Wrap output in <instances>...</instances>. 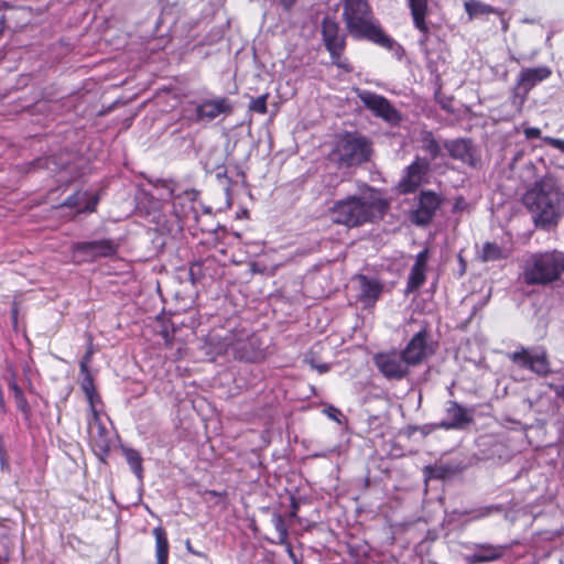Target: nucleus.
Returning <instances> with one entry per match:
<instances>
[{
	"instance_id": "nucleus-14",
	"label": "nucleus",
	"mask_w": 564,
	"mask_h": 564,
	"mask_svg": "<svg viewBox=\"0 0 564 564\" xmlns=\"http://www.w3.org/2000/svg\"><path fill=\"white\" fill-rule=\"evenodd\" d=\"M475 409L466 408L456 401L449 400L445 406V420L441 426L445 430H462L474 421Z\"/></svg>"
},
{
	"instance_id": "nucleus-15",
	"label": "nucleus",
	"mask_w": 564,
	"mask_h": 564,
	"mask_svg": "<svg viewBox=\"0 0 564 564\" xmlns=\"http://www.w3.org/2000/svg\"><path fill=\"white\" fill-rule=\"evenodd\" d=\"M322 37L329 55H337V52L345 51L346 36L340 32L338 22L329 17L322 21Z\"/></svg>"
},
{
	"instance_id": "nucleus-30",
	"label": "nucleus",
	"mask_w": 564,
	"mask_h": 564,
	"mask_svg": "<svg viewBox=\"0 0 564 564\" xmlns=\"http://www.w3.org/2000/svg\"><path fill=\"white\" fill-rule=\"evenodd\" d=\"M93 422H94V424L97 425V432H98V437H96L95 435H91L93 442L95 443V446H97L100 451L107 452L109 449V446H110V440L108 437V431L101 424L100 420H99V422H95L93 420Z\"/></svg>"
},
{
	"instance_id": "nucleus-43",
	"label": "nucleus",
	"mask_w": 564,
	"mask_h": 564,
	"mask_svg": "<svg viewBox=\"0 0 564 564\" xmlns=\"http://www.w3.org/2000/svg\"><path fill=\"white\" fill-rule=\"evenodd\" d=\"M524 134L528 139H535L540 137L541 131L539 128L531 127L524 130Z\"/></svg>"
},
{
	"instance_id": "nucleus-20",
	"label": "nucleus",
	"mask_w": 564,
	"mask_h": 564,
	"mask_svg": "<svg viewBox=\"0 0 564 564\" xmlns=\"http://www.w3.org/2000/svg\"><path fill=\"white\" fill-rule=\"evenodd\" d=\"M429 260V250L424 249L417 253L415 262L411 269L406 283V293L419 290L425 282V271Z\"/></svg>"
},
{
	"instance_id": "nucleus-54",
	"label": "nucleus",
	"mask_w": 564,
	"mask_h": 564,
	"mask_svg": "<svg viewBox=\"0 0 564 564\" xmlns=\"http://www.w3.org/2000/svg\"><path fill=\"white\" fill-rule=\"evenodd\" d=\"M223 174H226V171H223V173H220V172H219V173L217 174V176H218V177H220V176H223Z\"/></svg>"
},
{
	"instance_id": "nucleus-21",
	"label": "nucleus",
	"mask_w": 564,
	"mask_h": 564,
	"mask_svg": "<svg viewBox=\"0 0 564 564\" xmlns=\"http://www.w3.org/2000/svg\"><path fill=\"white\" fill-rule=\"evenodd\" d=\"M506 551V546L492 544H476L470 554L467 555V562L470 564L488 563L500 558Z\"/></svg>"
},
{
	"instance_id": "nucleus-19",
	"label": "nucleus",
	"mask_w": 564,
	"mask_h": 564,
	"mask_svg": "<svg viewBox=\"0 0 564 564\" xmlns=\"http://www.w3.org/2000/svg\"><path fill=\"white\" fill-rule=\"evenodd\" d=\"M414 26L422 33L419 41L421 46H425L429 40L430 28L425 21L429 10L427 0H408Z\"/></svg>"
},
{
	"instance_id": "nucleus-52",
	"label": "nucleus",
	"mask_w": 564,
	"mask_h": 564,
	"mask_svg": "<svg viewBox=\"0 0 564 564\" xmlns=\"http://www.w3.org/2000/svg\"><path fill=\"white\" fill-rule=\"evenodd\" d=\"M4 453H6V451H4L3 446H2V444L0 443V454H4Z\"/></svg>"
},
{
	"instance_id": "nucleus-39",
	"label": "nucleus",
	"mask_w": 564,
	"mask_h": 564,
	"mask_svg": "<svg viewBox=\"0 0 564 564\" xmlns=\"http://www.w3.org/2000/svg\"><path fill=\"white\" fill-rule=\"evenodd\" d=\"M429 471H430V477L443 479L446 477L448 469L443 466H435L433 468H430Z\"/></svg>"
},
{
	"instance_id": "nucleus-36",
	"label": "nucleus",
	"mask_w": 564,
	"mask_h": 564,
	"mask_svg": "<svg viewBox=\"0 0 564 564\" xmlns=\"http://www.w3.org/2000/svg\"><path fill=\"white\" fill-rule=\"evenodd\" d=\"M82 389L86 398H90L97 390L94 386V379L91 375H87L82 382Z\"/></svg>"
},
{
	"instance_id": "nucleus-27",
	"label": "nucleus",
	"mask_w": 564,
	"mask_h": 564,
	"mask_svg": "<svg viewBox=\"0 0 564 564\" xmlns=\"http://www.w3.org/2000/svg\"><path fill=\"white\" fill-rule=\"evenodd\" d=\"M465 11L467 12L469 20L476 17L496 13V9L489 4H486L479 0H468L464 3Z\"/></svg>"
},
{
	"instance_id": "nucleus-26",
	"label": "nucleus",
	"mask_w": 564,
	"mask_h": 564,
	"mask_svg": "<svg viewBox=\"0 0 564 564\" xmlns=\"http://www.w3.org/2000/svg\"><path fill=\"white\" fill-rule=\"evenodd\" d=\"M155 538V551L158 564H167L169 558V541L163 528L156 527L153 529Z\"/></svg>"
},
{
	"instance_id": "nucleus-44",
	"label": "nucleus",
	"mask_w": 564,
	"mask_h": 564,
	"mask_svg": "<svg viewBox=\"0 0 564 564\" xmlns=\"http://www.w3.org/2000/svg\"><path fill=\"white\" fill-rule=\"evenodd\" d=\"M326 413L327 415L333 419V420H338L337 416L338 415H341L340 411L334 406H329L327 410H326Z\"/></svg>"
},
{
	"instance_id": "nucleus-13",
	"label": "nucleus",
	"mask_w": 564,
	"mask_h": 564,
	"mask_svg": "<svg viewBox=\"0 0 564 564\" xmlns=\"http://www.w3.org/2000/svg\"><path fill=\"white\" fill-rule=\"evenodd\" d=\"M359 98L362 104L375 113V116L380 117L390 123H397L400 121V113L386 97L371 91H362L359 94Z\"/></svg>"
},
{
	"instance_id": "nucleus-50",
	"label": "nucleus",
	"mask_w": 564,
	"mask_h": 564,
	"mask_svg": "<svg viewBox=\"0 0 564 564\" xmlns=\"http://www.w3.org/2000/svg\"><path fill=\"white\" fill-rule=\"evenodd\" d=\"M556 394L564 398V383L556 389Z\"/></svg>"
},
{
	"instance_id": "nucleus-8",
	"label": "nucleus",
	"mask_w": 564,
	"mask_h": 564,
	"mask_svg": "<svg viewBox=\"0 0 564 564\" xmlns=\"http://www.w3.org/2000/svg\"><path fill=\"white\" fill-rule=\"evenodd\" d=\"M118 247L112 239L75 242L72 245V258L76 263L93 262L98 258L115 256Z\"/></svg>"
},
{
	"instance_id": "nucleus-9",
	"label": "nucleus",
	"mask_w": 564,
	"mask_h": 564,
	"mask_svg": "<svg viewBox=\"0 0 564 564\" xmlns=\"http://www.w3.org/2000/svg\"><path fill=\"white\" fill-rule=\"evenodd\" d=\"M436 350V345L432 340L431 333L426 326H423L415 333L405 347L401 350L405 356L408 364L416 367L427 361Z\"/></svg>"
},
{
	"instance_id": "nucleus-48",
	"label": "nucleus",
	"mask_w": 564,
	"mask_h": 564,
	"mask_svg": "<svg viewBox=\"0 0 564 564\" xmlns=\"http://www.w3.org/2000/svg\"><path fill=\"white\" fill-rule=\"evenodd\" d=\"M0 464H1L2 469L8 468L9 463H8L7 453L0 454Z\"/></svg>"
},
{
	"instance_id": "nucleus-1",
	"label": "nucleus",
	"mask_w": 564,
	"mask_h": 564,
	"mask_svg": "<svg viewBox=\"0 0 564 564\" xmlns=\"http://www.w3.org/2000/svg\"><path fill=\"white\" fill-rule=\"evenodd\" d=\"M523 205L532 214L536 228L556 226L564 214V191L552 177H543L525 192Z\"/></svg>"
},
{
	"instance_id": "nucleus-53",
	"label": "nucleus",
	"mask_w": 564,
	"mask_h": 564,
	"mask_svg": "<svg viewBox=\"0 0 564 564\" xmlns=\"http://www.w3.org/2000/svg\"><path fill=\"white\" fill-rule=\"evenodd\" d=\"M223 174H226V171H223V173H220V172H219V173L217 174V176H218V177H220V176H223Z\"/></svg>"
},
{
	"instance_id": "nucleus-17",
	"label": "nucleus",
	"mask_w": 564,
	"mask_h": 564,
	"mask_svg": "<svg viewBox=\"0 0 564 564\" xmlns=\"http://www.w3.org/2000/svg\"><path fill=\"white\" fill-rule=\"evenodd\" d=\"M440 197L431 192H422L419 199V207L414 213L413 221L417 225H427L440 207Z\"/></svg>"
},
{
	"instance_id": "nucleus-22",
	"label": "nucleus",
	"mask_w": 564,
	"mask_h": 564,
	"mask_svg": "<svg viewBox=\"0 0 564 564\" xmlns=\"http://www.w3.org/2000/svg\"><path fill=\"white\" fill-rule=\"evenodd\" d=\"M357 280L359 282V300L365 305H372L382 292V284L376 279L361 274L357 276Z\"/></svg>"
},
{
	"instance_id": "nucleus-31",
	"label": "nucleus",
	"mask_w": 564,
	"mask_h": 564,
	"mask_svg": "<svg viewBox=\"0 0 564 564\" xmlns=\"http://www.w3.org/2000/svg\"><path fill=\"white\" fill-rule=\"evenodd\" d=\"M481 260L482 261H495L503 258L501 248L491 242H486L481 250Z\"/></svg>"
},
{
	"instance_id": "nucleus-11",
	"label": "nucleus",
	"mask_w": 564,
	"mask_h": 564,
	"mask_svg": "<svg viewBox=\"0 0 564 564\" xmlns=\"http://www.w3.org/2000/svg\"><path fill=\"white\" fill-rule=\"evenodd\" d=\"M373 361L379 371L389 380H402L410 373L412 367L403 352L392 350L379 352L373 357Z\"/></svg>"
},
{
	"instance_id": "nucleus-29",
	"label": "nucleus",
	"mask_w": 564,
	"mask_h": 564,
	"mask_svg": "<svg viewBox=\"0 0 564 564\" xmlns=\"http://www.w3.org/2000/svg\"><path fill=\"white\" fill-rule=\"evenodd\" d=\"M127 463L129 464L131 470L134 473V475L141 479L142 478V457L140 453L133 448H126L123 449Z\"/></svg>"
},
{
	"instance_id": "nucleus-6",
	"label": "nucleus",
	"mask_w": 564,
	"mask_h": 564,
	"mask_svg": "<svg viewBox=\"0 0 564 564\" xmlns=\"http://www.w3.org/2000/svg\"><path fill=\"white\" fill-rule=\"evenodd\" d=\"M551 75V68L545 65L520 70L511 97V102L518 112L521 111L531 89L550 78Z\"/></svg>"
},
{
	"instance_id": "nucleus-40",
	"label": "nucleus",
	"mask_w": 564,
	"mask_h": 564,
	"mask_svg": "<svg viewBox=\"0 0 564 564\" xmlns=\"http://www.w3.org/2000/svg\"><path fill=\"white\" fill-rule=\"evenodd\" d=\"M306 360L310 362L311 367L316 369L319 373H325L329 370V366L327 364L315 362L314 359H308V357H306Z\"/></svg>"
},
{
	"instance_id": "nucleus-51",
	"label": "nucleus",
	"mask_w": 564,
	"mask_h": 564,
	"mask_svg": "<svg viewBox=\"0 0 564 564\" xmlns=\"http://www.w3.org/2000/svg\"><path fill=\"white\" fill-rule=\"evenodd\" d=\"M289 555L290 557H292V560L294 561V563L296 564V558H295V555L293 553V551L291 549H289Z\"/></svg>"
},
{
	"instance_id": "nucleus-18",
	"label": "nucleus",
	"mask_w": 564,
	"mask_h": 564,
	"mask_svg": "<svg viewBox=\"0 0 564 564\" xmlns=\"http://www.w3.org/2000/svg\"><path fill=\"white\" fill-rule=\"evenodd\" d=\"M232 107L230 101L225 98H216L199 104L196 109V121H212L221 113L231 112Z\"/></svg>"
},
{
	"instance_id": "nucleus-38",
	"label": "nucleus",
	"mask_w": 564,
	"mask_h": 564,
	"mask_svg": "<svg viewBox=\"0 0 564 564\" xmlns=\"http://www.w3.org/2000/svg\"><path fill=\"white\" fill-rule=\"evenodd\" d=\"M544 142L554 148V149H557L560 150L561 152H564V140L563 139H557V138H553V137H545L544 139Z\"/></svg>"
},
{
	"instance_id": "nucleus-24",
	"label": "nucleus",
	"mask_w": 564,
	"mask_h": 564,
	"mask_svg": "<svg viewBox=\"0 0 564 564\" xmlns=\"http://www.w3.org/2000/svg\"><path fill=\"white\" fill-rule=\"evenodd\" d=\"M173 213L178 220L187 219L193 215L197 218V213L194 208L193 194L185 192L183 195H177L173 198Z\"/></svg>"
},
{
	"instance_id": "nucleus-32",
	"label": "nucleus",
	"mask_w": 564,
	"mask_h": 564,
	"mask_svg": "<svg viewBox=\"0 0 564 564\" xmlns=\"http://www.w3.org/2000/svg\"><path fill=\"white\" fill-rule=\"evenodd\" d=\"M14 401L19 411L23 414V419L25 421H30L32 411L24 393L15 395Z\"/></svg>"
},
{
	"instance_id": "nucleus-2",
	"label": "nucleus",
	"mask_w": 564,
	"mask_h": 564,
	"mask_svg": "<svg viewBox=\"0 0 564 564\" xmlns=\"http://www.w3.org/2000/svg\"><path fill=\"white\" fill-rule=\"evenodd\" d=\"M343 20L347 32L356 40H367L388 50L397 45L373 17L367 0H344Z\"/></svg>"
},
{
	"instance_id": "nucleus-41",
	"label": "nucleus",
	"mask_w": 564,
	"mask_h": 564,
	"mask_svg": "<svg viewBox=\"0 0 564 564\" xmlns=\"http://www.w3.org/2000/svg\"><path fill=\"white\" fill-rule=\"evenodd\" d=\"M306 360L310 362L311 367L316 369L319 373H325L329 370V366L327 364L315 362L314 359H308V357H306Z\"/></svg>"
},
{
	"instance_id": "nucleus-12",
	"label": "nucleus",
	"mask_w": 564,
	"mask_h": 564,
	"mask_svg": "<svg viewBox=\"0 0 564 564\" xmlns=\"http://www.w3.org/2000/svg\"><path fill=\"white\" fill-rule=\"evenodd\" d=\"M431 171L430 160L416 156L415 160L404 169L398 188L402 194L415 192L422 184L427 183Z\"/></svg>"
},
{
	"instance_id": "nucleus-42",
	"label": "nucleus",
	"mask_w": 564,
	"mask_h": 564,
	"mask_svg": "<svg viewBox=\"0 0 564 564\" xmlns=\"http://www.w3.org/2000/svg\"><path fill=\"white\" fill-rule=\"evenodd\" d=\"M9 389L13 392V398L15 395H19V394L23 393L22 389L18 386L14 377H11L10 380H9Z\"/></svg>"
},
{
	"instance_id": "nucleus-5",
	"label": "nucleus",
	"mask_w": 564,
	"mask_h": 564,
	"mask_svg": "<svg viewBox=\"0 0 564 564\" xmlns=\"http://www.w3.org/2000/svg\"><path fill=\"white\" fill-rule=\"evenodd\" d=\"M208 347L216 355L231 354L236 359L248 362H257L264 358L260 338L248 330L230 332L224 338L212 336Z\"/></svg>"
},
{
	"instance_id": "nucleus-33",
	"label": "nucleus",
	"mask_w": 564,
	"mask_h": 564,
	"mask_svg": "<svg viewBox=\"0 0 564 564\" xmlns=\"http://www.w3.org/2000/svg\"><path fill=\"white\" fill-rule=\"evenodd\" d=\"M268 96H269L268 94H264V95H261V96L252 99L250 101L249 109L254 111V112L264 115L267 112V110H268V108H267Z\"/></svg>"
},
{
	"instance_id": "nucleus-7",
	"label": "nucleus",
	"mask_w": 564,
	"mask_h": 564,
	"mask_svg": "<svg viewBox=\"0 0 564 564\" xmlns=\"http://www.w3.org/2000/svg\"><path fill=\"white\" fill-rule=\"evenodd\" d=\"M370 143L366 138L346 134L336 145L335 154L345 166L359 165L370 158Z\"/></svg>"
},
{
	"instance_id": "nucleus-23",
	"label": "nucleus",
	"mask_w": 564,
	"mask_h": 564,
	"mask_svg": "<svg viewBox=\"0 0 564 564\" xmlns=\"http://www.w3.org/2000/svg\"><path fill=\"white\" fill-rule=\"evenodd\" d=\"M98 204V196L88 195L86 192H76L63 203V206L77 208L78 212H94Z\"/></svg>"
},
{
	"instance_id": "nucleus-25",
	"label": "nucleus",
	"mask_w": 564,
	"mask_h": 564,
	"mask_svg": "<svg viewBox=\"0 0 564 564\" xmlns=\"http://www.w3.org/2000/svg\"><path fill=\"white\" fill-rule=\"evenodd\" d=\"M505 510L502 505L480 506L469 510L458 511L459 517H469V521H477L490 517L494 513H500Z\"/></svg>"
},
{
	"instance_id": "nucleus-47",
	"label": "nucleus",
	"mask_w": 564,
	"mask_h": 564,
	"mask_svg": "<svg viewBox=\"0 0 564 564\" xmlns=\"http://www.w3.org/2000/svg\"><path fill=\"white\" fill-rule=\"evenodd\" d=\"M93 354H94V351H93V348H91V346H90V347H88V349H87V351H86V354L84 355V357H83V359H82V360H83V361H86V362H90V361H91Z\"/></svg>"
},
{
	"instance_id": "nucleus-45",
	"label": "nucleus",
	"mask_w": 564,
	"mask_h": 564,
	"mask_svg": "<svg viewBox=\"0 0 564 564\" xmlns=\"http://www.w3.org/2000/svg\"><path fill=\"white\" fill-rule=\"evenodd\" d=\"M88 365L89 362H86V361H80L79 364V368H80V372L82 375L84 376V378L87 376V375H90L89 372V368H88Z\"/></svg>"
},
{
	"instance_id": "nucleus-16",
	"label": "nucleus",
	"mask_w": 564,
	"mask_h": 564,
	"mask_svg": "<svg viewBox=\"0 0 564 564\" xmlns=\"http://www.w3.org/2000/svg\"><path fill=\"white\" fill-rule=\"evenodd\" d=\"M444 149L447 150L449 156L454 160L462 161L469 166H476L478 158L470 140L456 139L446 140L443 143Z\"/></svg>"
},
{
	"instance_id": "nucleus-34",
	"label": "nucleus",
	"mask_w": 564,
	"mask_h": 564,
	"mask_svg": "<svg viewBox=\"0 0 564 564\" xmlns=\"http://www.w3.org/2000/svg\"><path fill=\"white\" fill-rule=\"evenodd\" d=\"M344 51L337 52V55H329L332 59V64L336 65L338 68L349 73L352 70V66L348 62L346 57L343 56Z\"/></svg>"
},
{
	"instance_id": "nucleus-46",
	"label": "nucleus",
	"mask_w": 564,
	"mask_h": 564,
	"mask_svg": "<svg viewBox=\"0 0 564 564\" xmlns=\"http://www.w3.org/2000/svg\"><path fill=\"white\" fill-rule=\"evenodd\" d=\"M295 2L296 0H280L281 6L285 10H290L295 4Z\"/></svg>"
},
{
	"instance_id": "nucleus-28",
	"label": "nucleus",
	"mask_w": 564,
	"mask_h": 564,
	"mask_svg": "<svg viewBox=\"0 0 564 564\" xmlns=\"http://www.w3.org/2000/svg\"><path fill=\"white\" fill-rule=\"evenodd\" d=\"M421 142L422 149L430 154L431 160H434L441 155L442 148L432 132L425 131L422 134Z\"/></svg>"
},
{
	"instance_id": "nucleus-37",
	"label": "nucleus",
	"mask_w": 564,
	"mask_h": 564,
	"mask_svg": "<svg viewBox=\"0 0 564 564\" xmlns=\"http://www.w3.org/2000/svg\"><path fill=\"white\" fill-rule=\"evenodd\" d=\"M87 400H88L89 405H90V411H91V414H93V420L95 422H99V412L96 410V403L101 402V400H100V397H99L98 392L96 391L90 398H87Z\"/></svg>"
},
{
	"instance_id": "nucleus-3",
	"label": "nucleus",
	"mask_w": 564,
	"mask_h": 564,
	"mask_svg": "<svg viewBox=\"0 0 564 564\" xmlns=\"http://www.w3.org/2000/svg\"><path fill=\"white\" fill-rule=\"evenodd\" d=\"M520 268V279L524 285L550 286L564 275V251L550 249L528 252Z\"/></svg>"
},
{
	"instance_id": "nucleus-35",
	"label": "nucleus",
	"mask_w": 564,
	"mask_h": 564,
	"mask_svg": "<svg viewBox=\"0 0 564 564\" xmlns=\"http://www.w3.org/2000/svg\"><path fill=\"white\" fill-rule=\"evenodd\" d=\"M274 529L278 532L279 539L284 541L288 536V529L283 518L280 514H275L272 519Z\"/></svg>"
},
{
	"instance_id": "nucleus-49",
	"label": "nucleus",
	"mask_w": 564,
	"mask_h": 564,
	"mask_svg": "<svg viewBox=\"0 0 564 564\" xmlns=\"http://www.w3.org/2000/svg\"><path fill=\"white\" fill-rule=\"evenodd\" d=\"M185 545H186L187 551L191 552L192 554L200 555L197 551L194 550V547H192V544H191L189 540L186 541Z\"/></svg>"
},
{
	"instance_id": "nucleus-10",
	"label": "nucleus",
	"mask_w": 564,
	"mask_h": 564,
	"mask_svg": "<svg viewBox=\"0 0 564 564\" xmlns=\"http://www.w3.org/2000/svg\"><path fill=\"white\" fill-rule=\"evenodd\" d=\"M508 358L521 368L529 369L540 377L551 373L550 360L544 348H524L508 354Z\"/></svg>"
},
{
	"instance_id": "nucleus-4",
	"label": "nucleus",
	"mask_w": 564,
	"mask_h": 564,
	"mask_svg": "<svg viewBox=\"0 0 564 564\" xmlns=\"http://www.w3.org/2000/svg\"><path fill=\"white\" fill-rule=\"evenodd\" d=\"M388 204L375 193L348 196L334 203L329 209L332 220L347 227H358L382 218Z\"/></svg>"
}]
</instances>
